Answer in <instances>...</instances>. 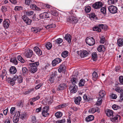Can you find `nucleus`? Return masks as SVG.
Masks as SVG:
<instances>
[{
  "instance_id": "obj_1",
  "label": "nucleus",
  "mask_w": 123,
  "mask_h": 123,
  "mask_svg": "<svg viewBox=\"0 0 123 123\" xmlns=\"http://www.w3.org/2000/svg\"><path fill=\"white\" fill-rule=\"evenodd\" d=\"M39 65L38 62H36L34 63H31L29 64L30 71L32 73H34L37 70V67Z\"/></svg>"
},
{
  "instance_id": "obj_2",
  "label": "nucleus",
  "mask_w": 123,
  "mask_h": 123,
  "mask_svg": "<svg viewBox=\"0 0 123 123\" xmlns=\"http://www.w3.org/2000/svg\"><path fill=\"white\" fill-rule=\"evenodd\" d=\"M86 43L89 46L93 45L95 43L94 39L92 37H87L86 39Z\"/></svg>"
},
{
  "instance_id": "obj_3",
  "label": "nucleus",
  "mask_w": 123,
  "mask_h": 123,
  "mask_svg": "<svg viewBox=\"0 0 123 123\" xmlns=\"http://www.w3.org/2000/svg\"><path fill=\"white\" fill-rule=\"evenodd\" d=\"M49 106H46L43 107L42 110V114L44 117L48 116L49 114L48 113Z\"/></svg>"
},
{
  "instance_id": "obj_4",
  "label": "nucleus",
  "mask_w": 123,
  "mask_h": 123,
  "mask_svg": "<svg viewBox=\"0 0 123 123\" xmlns=\"http://www.w3.org/2000/svg\"><path fill=\"white\" fill-rule=\"evenodd\" d=\"M67 21L70 23H76L78 22V18L75 17H69L67 18Z\"/></svg>"
},
{
  "instance_id": "obj_5",
  "label": "nucleus",
  "mask_w": 123,
  "mask_h": 123,
  "mask_svg": "<svg viewBox=\"0 0 123 123\" xmlns=\"http://www.w3.org/2000/svg\"><path fill=\"white\" fill-rule=\"evenodd\" d=\"M108 8L109 12L111 13H115L117 12V8L114 6H111L108 7Z\"/></svg>"
},
{
  "instance_id": "obj_6",
  "label": "nucleus",
  "mask_w": 123,
  "mask_h": 123,
  "mask_svg": "<svg viewBox=\"0 0 123 123\" xmlns=\"http://www.w3.org/2000/svg\"><path fill=\"white\" fill-rule=\"evenodd\" d=\"M103 5V4L101 2L99 1L93 4L92 6L93 8L96 9H98L102 6Z\"/></svg>"
},
{
  "instance_id": "obj_7",
  "label": "nucleus",
  "mask_w": 123,
  "mask_h": 123,
  "mask_svg": "<svg viewBox=\"0 0 123 123\" xmlns=\"http://www.w3.org/2000/svg\"><path fill=\"white\" fill-rule=\"evenodd\" d=\"M77 52L78 55L81 57L86 56L88 55L87 52L86 50H81L80 51H78Z\"/></svg>"
},
{
  "instance_id": "obj_8",
  "label": "nucleus",
  "mask_w": 123,
  "mask_h": 123,
  "mask_svg": "<svg viewBox=\"0 0 123 123\" xmlns=\"http://www.w3.org/2000/svg\"><path fill=\"white\" fill-rule=\"evenodd\" d=\"M25 14L27 16H28L33 15V17L32 18L33 20L34 21H35L36 20V16H35V13H34V12L33 11H30L29 10H28L26 11Z\"/></svg>"
},
{
  "instance_id": "obj_9",
  "label": "nucleus",
  "mask_w": 123,
  "mask_h": 123,
  "mask_svg": "<svg viewBox=\"0 0 123 123\" xmlns=\"http://www.w3.org/2000/svg\"><path fill=\"white\" fill-rule=\"evenodd\" d=\"M17 78V76L15 75L12 78H9L8 80V82L10 83L12 86L15 84V81Z\"/></svg>"
},
{
  "instance_id": "obj_10",
  "label": "nucleus",
  "mask_w": 123,
  "mask_h": 123,
  "mask_svg": "<svg viewBox=\"0 0 123 123\" xmlns=\"http://www.w3.org/2000/svg\"><path fill=\"white\" fill-rule=\"evenodd\" d=\"M22 18L28 25H30L31 23L32 20L27 18L26 15H24L22 16Z\"/></svg>"
},
{
  "instance_id": "obj_11",
  "label": "nucleus",
  "mask_w": 123,
  "mask_h": 123,
  "mask_svg": "<svg viewBox=\"0 0 123 123\" xmlns=\"http://www.w3.org/2000/svg\"><path fill=\"white\" fill-rule=\"evenodd\" d=\"M70 92L71 93H74L76 92L77 90V86L75 85H73L69 88Z\"/></svg>"
},
{
  "instance_id": "obj_12",
  "label": "nucleus",
  "mask_w": 123,
  "mask_h": 123,
  "mask_svg": "<svg viewBox=\"0 0 123 123\" xmlns=\"http://www.w3.org/2000/svg\"><path fill=\"white\" fill-rule=\"evenodd\" d=\"M62 61V60L59 58H56L53 60L52 62V65L53 66H55L56 65L60 63Z\"/></svg>"
},
{
  "instance_id": "obj_13",
  "label": "nucleus",
  "mask_w": 123,
  "mask_h": 123,
  "mask_svg": "<svg viewBox=\"0 0 123 123\" xmlns=\"http://www.w3.org/2000/svg\"><path fill=\"white\" fill-rule=\"evenodd\" d=\"M120 119V116L118 115H113L111 118L110 119L111 121L113 122H116L117 121L118 119Z\"/></svg>"
},
{
  "instance_id": "obj_14",
  "label": "nucleus",
  "mask_w": 123,
  "mask_h": 123,
  "mask_svg": "<svg viewBox=\"0 0 123 123\" xmlns=\"http://www.w3.org/2000/svg\"><path fill=\"white\" fill-rule=\"evenodd\" d=\"M10 22L8 19L4 20L3 23V26L6 29L8 28L10 25Z\"/></svg>"
},
{
  "instance_id": "obj_15",
  "label": "nucleus",
  "mask_w": 123,
  "mask_h": 123,
  "mask_svg": "<svg viewBox=\"0 0 123 123\" xmlns=\"http://www.w3.org/2000/svg\"><path fill=\"white\" fill-rule=\"evenodd\" d=\"M33 54L32 51L30 49L27 50L25 53V55L27 58H30L32 56Z\"/></svg>"
},
{
  "instance_id": "obj_16",
  "label": "nucleus",
  "mask_w": 123,
  "mask_h": 123,
  "mask_svg": "<svg viewBox=\"0 0 123 123\" xmlns=\"http://www.w3.org/2000/svg\"><path fill=\"white\" fill-rule=\"evenodd\" d=\"M59 68L58 69V71L59 72L61 73L62 72H64L65 71L66 67L63 64H61Z\"/></svg>"
},
{
  "instance_id": "obj_17",
  "label": "nucleus",
  "mask_w": 123,
  "mask_h": 123,
  "mask_svg": "<svg viewBox=\"0 0 123 123\" xmlns=\"http://www.w3.org/2000/svg\"><path fill=\"white\" fill-rule=\"evenodd\" d=\"M34 51L39 56L42 55V53L41 50L37 47H35L34 48Z\"/></svg>"
},
{
  "instance_id": "obj_18",
  "label": "nucleus",
  "mask_w": 123,
  "mask_h": 123,
  "mask_svg": "<svg viewBox=\"0 0 123 123\" xmlns=\"http://www.w3.org/2000/svg\"><path fill=\"white\" fill-rule=\"evenodd\" d=\"M71 37L72 36L71 35L68 34H67L65 35L64 38L69 43H70L71 42Z\"/></svg>"
},
{
  "instance_id": "obj_19",
  "label": "nucleus",
  "mask_w": 123,
  "mask_h": 123,
  "mask_svg": "<svg viewBox=\"0 0 123 123\" xmlns=\"http://www.w3.org/2000/svg\"><path fill=\"white\" fill-rule=\"evenodd\" d=\"M66 87V84H62L60 85L57 88V89L58 90H64V89Z\"/></svg>"
},
{
  "instance_id": "obj_20",
  "label": "nucleus",
  "mask_w": 123,
  "mask_h": 123,
  "mask_svg": "<svg viewBox=\"0 0 123 123\" xmlns=\"http://www.w3.org/2000/svg\"><path fill=\"white\" fill-rule=\"evenodd\" d=\"M56 74H53L51 75L49 80V81H50L51 83H52L54 82L55 79L56 78Z\"/></svg>"
},
{
  "instance_id": "obj_21",
  "label": "nucleus",
  "mask_w": 123,
  "mask_h": 123,
  "mask_svg": "<svg viewBox=\"0 0 123 123\" xmlns=\"http://www.w3.org/2000/svg\"><path fill=\"white\" fill-rule=\"evenodd\" d=\"M9 71L11 74H14L17 72L16 68L14 66L11 67Z\"/></svg>"
},
{
  "instance_id": "obj_22",
  "label": "nucleus",
  "mask_w": 123,
  "mask_h": 123,
  "mask_svg": "<svg viewBox=\"0 0 123 123\" xmlns=\"http://www.w3.org/2000/svg\"><path fill=\"white\" fill-rule=\"evenodd\" d=\"M98 109L97 107H95L94 108H92L90 109L89 110V112L90 113H93L95 112L98 111Z\"/></svg>"
},
{
  "instance_id": "obj_23",
  "label": "nucleus",
  "mask_w": 123,
  "mask_h": 123,
  "mask_svg": "<svg viewBox=\"0 0 123 123\" xmlns=\"http://www.w3.org/2000/svg\"><path fill=\"white\" fill-rule=\"evenodd\" d=\"M106 114L108 117H110L113 115V111L110 110H107L105 111Z\"/></svg>"
},
{
  "instance_id": "obj_24",
  "label": "nucleus",
  "mask_w": 123,
  "mask_h": 123,
  "mask_svg": "<svg viewBox=\"0 0 123 123\" xmlns=\"http://www.w3.org/2000/svg\"><path fill=\"white\" fill-rule=\"evenodd\" d=\"M47 13L44 12L43 13L40 14L38 16L40 18V19H44L48 18V17L47 16Z\"/></svg>"
},
{
  "instance_id": "obj_25",
  "label": "nucleus",
  "mask_w": 123,
  "mask_h": 123,
  "mask_svg": "<svg viewBox=\"0 0 123 123\" xmlns=\"http://www.w3.org/2000/svg\"><path fill=\"white\" fill-rule=\"evenodd\" d=\"M94 119L93 116L92 115H90L87 117L85 119L86 121L88 122L91 121L93 120Z\"/></svg>"
},
{
  "instance_id": "obj_26",
  "label": "nucleus",
  "mask_w": 123,
  "mask_h": 123,
  "mask_svg": "<svg viewBox=\"0 0 123 123\" xmlns=\"http://www.w3.org/2000/svg\"><path fill=\"white\" fill-rule=\"evenodd\" d=\"M81 100V98L80 96H79L75 98L74 101V102L76 104L79 105Z\"/></svg>"
},
{
  "instance_id": "obj_27",
  "label": "nucleus",
  "mask_w": 123,
  "mask_h": 123,
  "mask_svg": "<svg viewBox=\"0 0 123 123\" xmlns=\"http://www.w3.org/2000/svg\"><path fill=\"white\" fill-rule=\"evenodd\" d=\"M105 91L103 90H101L99 92V95L100 98H103L105 95Z\"/></svg>"
},
{
  "instance_id": "obj_28",
  "label": "nucleus",
  "mask_w": 123,
  "mask_h": 123,
  "mask_svg": "<svg viewBox=\"0 0 123 123\" xmlns=\"http://www.w3.org/2000/svg\"><path fill=\"white\" fill-rule=\"evenodd\" d=\"M117 44L119 47H122L123 44V39L121 38L119 39L117 41Z\"/></svg>"
},
{
  "instance_id": "obj_29",
  "label": "nucleus",
  "mask_w": 123,
  "mask_h": 123,
  "mask_svg": "<svg viewBox=\"0 0 123 123\" xmlns=\"http://www.w3.org/2000/svg\"><path fill=\"white\" fill-rule=\"evenodd\" d=\"M24 102L23 101L20 100L18 101L16 104L17 106L18 107H22L23 106Z\"/></svg>"
},
{
  "instance_id": "obj_30",
  "label": "nucleus",
  "mask_w": 123,
  "mask_h": 123,
  "mask_svg": "<svg viewBox=\"0 0 123 123\" xmlns=\"http://www.w3.org/2000/svg\"><path fill=\"white\" fill-rule=\"evenodd\" d=\"M97 54L95 52H93L92 55V58L94 61H96L97 60Z\"/></svg>"
},
{
  "instance_id": "obj_31",
  "label": "nucleus",
  "mask_w": 123,
  "mask_h": 123,
  "mask_svg": "<svg viewBox=\"0 0 123 123\" xmlns=\"http://www.w3.org/2000/svg\"><path fill=\"white\" fill-rule=\"evenodd\" d=\"M98 78V75L97 73L94 72L92 74V79L93 80H95Z\"/></svg>"
},
{
  "instance_id": "obj_32",
  "label": "nucleus",
  "mask_w": 123,
  "mask_h": 123,
  "mask_svg": "<svg viewBox=\"0 0 123 123\" xmlns=\"http://www.w3.org/2000/svg\"><path fill=\"white\" fill-rule=\"evenodd\" d=\"M85 81L84 79H81L79 81V85L80 86H84Z\"/></svg>"
},
{
  "instance_id": "obj_33",
  "label": "nucleus",
  "mask_w": 123,
  "mask_h": 123,
  "mask_svg": "<svg viewBox=\"0 0 123 123\" xmlns=\"http://www.w3.org/2000/svg\"><path fill=\"white\" fill-rule=\"evenodd\" d=\"M106 6H105L104 7H101V11L102 13L105 14L106 13Z\"/></svg>"
},
{
  "instance_id": "obj_34",
  "label": "nucleus",
  "mask_w": 123,
  "mask_h": 123,
  "mask_svg": "<svg viewBox=\"0 0 123 123\" xmlns=\"http://www.w3.org/2000/svg\"><path fill=\"white\" fill-rule=\"evenodd\" d=\"M115 90L117 92L121 93L123 92V89L121 87H117L115 88Z\"/></svg>"
},
{
  "instance_id": "obj_35",
  "label": "nucleus",
  "mask_w": 123,
  "mask_h": 123,
  "mask_svg": "<svg viewBox=\"0 0 123 123\" xmlns=\"http://www.w3.org/2000/svg\"><path fill=\"white\" fill-rule=\"evenodd\" d=\"M104 49V46L102 45H100L98 47L97 50L99 52H100L103 51Z\"/></svg>"
},
{
  "instance_id": "obj_36",
  "label": "nucleus",
  "mask_w": 123,
  "mask_h": 123,
  "mask_svg": "<svg viewBox=\"0 0 123 123\" xmlns=\"http://www.w3.org/2000/svg\"><path fill=\"white\" fill-rule=\"evenodd\" d=\"M42 29L39 28H34L32 30L33 32L35 33L39 32Z\"/></svg>"
},
{
  "instance_id": "obj_37",
  "label": "nucleus",
  "mask_w": 123,
  "mask_h": 123,
  "mask_svg": "<svg viewBox=\"0 0 123 123\" xmlns=\"http://www.w3.org/2000/svg\"><path fill=\"white\" fill-rule=\"evenodd\" d=\"M17 80L18 82V83H21L22 82L23 78L21 76H17Z\"/></svg>"
},
{
  "instance_id": "obj_38",
  "label": "nucleus",
  "mask_w": 123,
  "mask_h": 123,
  "mask_svg": "<svg viewBox=\"0 0 123 123\" xmlns=\"http://www.w3.org/2000/svg\"><path fill=\"white\" fill-rule=\"evenodd\" d=\"M55 27V25L54 24H52L48 25L46 27L47 29H50L51 28H54Z\"/></svg>"
},
{
  "instance_id": "obj_39",
  "label": "nucleus",
  "mask_w": 123,
  "mask_h": 123,
  "mask_svg": "<svg viewBox=\"0 0 123 123\" xmlns=\"http://www.w3.org/2000/svg\"><path fill=\"white\" fill-rule=\"evenodd\" d=\"M68 52L67 51L63 52L62 54V56L64 58L66 57L68 55Z\"/></svg>"
},
{
  "instance_id": "obj_40",
  "label": "nucleus",
  "mask_w": 123,
  "mask_h": 123,
  "mask_svg": "<svg viewBox=\"0 0 123 123\" xmlns=\"http://www.w3.org/2000/svg\"><path fill=\"white\" fill-rule=\"evenodd\" d=\"M10 61L11 62H12L15 65L17 64L18 63V62L15 58L13 57L11 58Z\"/></svg>"
},
{
  "instance_id": "obj_41",
  "label": "nucleus",
  "mask_w": 123,
  "mask_h": 123,
  "mask_svg": "<svg viewBox=\"0 0 123 123\" xmlns=\"http://www.w3.org/2000/svg\"><path fill=\"white\" fill-rule=\"evenodd\" d=\"M71 81L73 85H75V84L76 83L78 82V80L77 79L73 78L71 79Z\"/></svg>"
},
{
  "instance_id": "obj_42",
  "label": "nucleus",
  "mask_w": 123,
  "mask_h": 123,
  "mask_svg": "<svg viewBox=\"0 0 123 123\" xmlns=\"http://www.w3.org/2000/svg\"><path fill=\"white\" fill-rule=\"evenodd\" d=\"M118 0H108V4L109 5L115 4L116 3Z\"/></svg>"
},
{
  "instance_id": "obj_43",
  "label": "nucleus",
  "mask_w": 123,
  "mask_h": 123,
  "mask_svg": "<svg viewBox=\"0 0 123 123\" xmlns=\"http://www.w3.org/2000/svg\"><path fill=\"white\" fill-rule=\"evenodd\" d=\"M45 46L48 49H49L51 48L52 45L50 42H48L46 44Z\"/></svg>"
},
{
  "instance_id": "obj_44",
  "label": "nucleus",
  "mask_w": 123,
  "mask_h": 123,
  "mask_svg": "<svg viewBox=\"0 0 123 123\" xmlns=\"http://www.w3.org/2000/svg\"><path fill=\"white\" fill-rule=\"evenodd\" d=\"M63 41V39L61 38H59L55 40V43L59 44L61 43Z\"/></svg>"
},
{
  "instance_id": "obj_45",
  "label": "nucleus",
  "mask_w": 123,
  "mask_h": 123,
  "mask_svg": "<svg viewBox=\"0 0 123 123\" xmlns=\"http://www.w3.org/2000/svg\"><path fill=\"white\" fill-rule=\"evenodd\" d=\"M55 116L57 118L61 117L62 115V113L61 112H56L55 114Z\"/></svg>"
},
{
  "instance_id": "obj_46",
  "label": "nucleus",
  "mask_w": 123,
  "mask_h": 123,
  "mask_svg": "<svg viewBox=\"0 0 123 123\" xmlns=\"http://www.w3.org/2000/svg\"><path fill=\"white\" fill-rule=\"evenodd\" d=\"M19 118L18 116L14 117L13 118V122L15 123H17L19 121Z\"/></svg>"
},
{
  "instance_id": "obj_47",
  "label": "nucleus",
  "mask_w": 123,
  "mask_h": 123,
  "mask_svg": "<svg viewBox=\"0 0 123 123\" xmlns=\"http://www.w3.org/2000/svg\"><path fill=\"white\" fill-rule=\"evenodd\" d=\"M18 60L22 63H24L25 62V60L20 55L18 56L17 57Z\"/></svg>"
},
{
  "instance_id": "obj_48",
  "label": "nucleus",
  "mask_w": 123,
  "mask_h": 123,
  "mask_svg": "<svg viewBox=\"0 0 123 123\" xmlns=\"http://www.w3.org/2000/svg\"><path fill=\"white\" fill-rule=\"evenodd\" d=\"M31 8L33 10L36 9L37 10L38 8L36 5L34 4H31L30 5Z\"/></svg>"
},
{
  "instance_id": "obj_49",
  "label": "nucleus",
  "mask_w": 123,
  "mask_h": 123,
  "mask_svg": "<svg viewBox=\"0 0 123 123\" xmlns=\"http://www.w3.org/2000/svg\"><path fill=\"white\" fill-rule=\"evenodd\" d=\"M93 30L94 31H96L98 32H100L101 31V29L99 27L95 26L93 28Z\"/></svg>"
},
{
  "instance_id": "obj_50",
  "label": "nucleus",
  "mask_w": 123,
  "mask_h": 123,
  "mask_svg": "<svg viewBox=\"0 0 123 123\" xmlns=\"http://www.w3.org/2000/svg\"><path fill=\"white\" fill-rule=\"evenodd\" d=\"M34 88H32L28 90L27 91H26L24 93L26 95L30 93L31 92L34 90Z\"/></svg>"
},
{
  "instance_id": "obj_51",
  "label": "nucleus",
  "mask_w": 123,
  "mask_h": 123,
  "mask_svg": "<svg viewBox=\"0 0 123 123\" xmlns=\"http://www.w3.org/2000/svg\"><path fill=\"white\" fill-rule=\"evenodd\" d=\"M50 13L54 16H56L57 15L56 11L54 9H52L50 11Z\"/></svg>"
},
{
  "instance_id": "obj_52",
  "label": "nucleus",
  "mask_w": 123,
  "mask_h": 123,
  "mask_svg": "<svg viewBox=\"0 0 123 123\" xmlns=\"http://www.w3.org/2000/svg\"><path fill=\"white\" fill-rule=\"evenodd\" d=\"M15 108L14 107H12L10 109V112L11 114L13 115L15 113Z\"/></svg>"
},
{
  "instance_id": "obj_53",
  "label": "nucleus",
  "mask_w": 123,
  "mask_h": 123,
  "mask_svg": "<svg viewBox=\"0 0 123 123\" xmlns=\"http://www.w3.org/2000/svg\"><path fill=\"white\" fill-rule=\"evenodd\" d=\"M91 10V7L89 6L86 7L85 8V11L86 12H89Z\"/></svg>"
},
{
  "instance_id": "obj_54",
  "label": "nucleus",
  "mask_w": 123,
  "mask_h": 123,
  "mask_svg": "<svg viewBox=\"0 0 123 123\" xmlns=\"http://www.w3.org/2000/svg\"><path fill=\"white\" fill-rule=\"evenodd\" d=\"M17 115L19 117V118H20L21 119H23L24 118L25 116L24 114L22 113H20L19 112H18V113H17Z\"/></svg>"
},
{
  "instance_id": "obj_55",
  "label": "nucleus",
  "mask_w": 123,
  "mask_h": 123,
  "mask_svg": "<svg viewBox=\"0 0 123 123\" xmlns=\"http://www.w3.org/2000/svg\"><path fill=\"white\" fill-rule=\"evenodd\" d=\"M6 75L5 71H3L0 75V78H2L3 79L4 77Z\"/></svg>"
},
{
  "instance_id": "obj_56",
  "label": "nucleus",
  "mask_w": 123,
  "mask_h": 123,
  "mask_svg": "<svg viewBox=\"0 0 123 123\" xmlns=\"http://www.w3.org/2000/svg\"><path fill=\"white\" fill-rule=\"evenodd\" d=\"M101 98H98L96 103V105H100L102 103V100Z\"/></svg>"
},
{
  "instance_id": "obj_57",
  "label": "nucleus",
  "mask_w": 123,
  "mask_h": 123,
  "mask_svg": "<svg viewBox=\"0 0 123 123\" xmlns=\"http://www.w3.org/2000/svg\"><path fill=\"white\" fill-rule=\"evenodd\" d=\"M119 79L120 84L123 85V76H120L119 77Z\"/></svg>"
},
{
  "instance_id": "obj_58",
  "label": "nucleus",
  "mask_w": 123,
  "mask_h": 123,
  "mask_svg": "<svg viewBox=\"0 0 123 123\" xmlns=\"http://www.w3.org/2000/svg\"><path fill=\"white\" fill-rule=\"evenodd\" d=\"M32 122L33 123H36L37 122L36 118L35 116H33L32 117Z\"/></svg>"
},
{
  "instance_id": "obj_59",
  "label": "nucleus",
  "mask_w": 123,
  "mask_h": 123,
  "mask_svg": "<svg viewBox=\"0 0 123 123\" xmlns=\"http://www.w3.org/2000/svg\"><path fill=\"white\" fill-rule=\"evenodd\" d=\"M43 85V83H40L36 86L35 87V88L36 89H38L41 87Z\"/></svg>"
},
{
  "instance_id": "obj_60",
  "label": "nucleus",
  "mask_w": 123,
  "mask_h": 123,
  "mask_svg": "<svg viewBox=\"0 0 123 123\" xmlns=\"http://www.w3.org/2000/svg\"><path fill=\"white\" fill-rule=\"evenodd\" d=\"M22 71L23 73H26L28 72V70L26 67H24L22 68Z\"/></svg>"
},
{
  "instance_id": "obj_61",
  "label": "nucleus",
  "mask_w": 123,
  "mask_h": 123,
  "mask_svg": "<svg viewBox=\"0 0 123 123\" xmlns=\"http://www.w3.org/2000/svg\"><path fill=\"white\" fill-rule=\"evenodd\" d=\"M90 18H96V15L94 13H92L89 15Z\"/></svg>"
},
{
  "instance_id": "obj_62",
  "label": "nucleus",
  "mask_w": 123,
  "mask_h": 123,
  "mask_svg": "<svg viewBox=\"0 0 123 123\" xmlns=\"http://www.w3.org/2000/svg\"><path fill=\"white\" fill-rule=\"evenodd\" d=\"M111 97L113 99H116L117 98V95L116 94H112L110 95Z\"/></svg>"
},
{
  "instance_id": "obj_63",
  "label": "nucleus",
  "mask_w": 123,
  "mask_h": 123,
  "mask_svg": "<svg viewBox=\"0 0 123 123\" xmlns=\"http://www.w3.org/2000/svg\"><path fill=\"white\" fill-rule=\"evenodd\" d=\"M123 101V92L120 93L119 101L121 102Z\"/></svg>"
},
{
  "instance_id": "obj_64",
  "label": "nucleus",
  "mask_w": 123,
  "mask_h": 123,
  "mask_svg": "<svg viewBox=\"0 0 123 123\" xmlns=\"http://www.w3.org/2000/svg\"><path fill=\"white\" fill-rule=\"evenodd\" d=\"M105 25H104L103 24H101L99 25H98V27H99V28L101 29H105Z\"/></svg>"
}]
</instances>
